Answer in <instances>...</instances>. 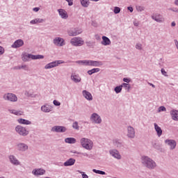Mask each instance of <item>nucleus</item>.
<instances>
[{
    "instance_id": "7ed1b4c3",
    "label": "nucleus",
    "mask_w": 178,
    "mask_h": 178,
    "mask_svg": "<svg viewBox=\"0 0 178 178\" xmlns=\"http://www.w3.org/2000/svg\"><path fill=\"white\" fill-rule=\"evenodd\" d=\"M80 143L83 148L87 149V151H91V149L94 148V142H92L90 138H82L80 140Z\"/></svg>"
},
{
    "instance_id": "20e7f679",
    "label": "nucleus",
    "mask_w": 178,
    "mask_h": 178,
    "mask_svg": "<svg viewBox=\"0 0 178 178\" xmlns=\"http://www.w3.org/2000/svg\"><path fill=\"white\" fill-rule=\"evenodd\" d=\"M15 133L19 134V136H22V137H26V136H29V130L22 125H17L15 128Z\"/></svg>"
},
{
    "instance_id": "338daca9",
    "label": "nucleus",
    "mask_w": 178,
    "mask_h": 178,
    "mask_svg": "<svg viewBox=\"0 0 178 178\" xmlns=\"http://www.w3.org/2000/svg\"><path fill=\"white\" fill-rule=\"evenodd\" d=\"M44 178H51V177H44Z\"/></svg>"
},
{
    "instance_id": "052dcab7",
    "label": "nucleus",
    "mask_w": 178,
    "mask_h": 178,
    "mask_svg": "<svg viewBox=\"0 0 178 178\" xmlns=\"http://www.w3.org/2000/svg\"><path fill=\"white\" fill-rule=\"evenodd\" d=\"M148 84H149V86L152 87V88H155V85H154L153 83H151L148 82Z\"/></svg>"
},
{
    "instance_id": "9d476101",
    "label": "nucleus",
    "mask_w": 178,
    "mask_h": 178,
    "mask_svg": "<svg viewBox=\"0 0 178 178\" xmlns=\"http://www.w3.org/2000/svg\"><path fill=\"white\" fill-rule=\"evenodd\" d=\"M127 137L131 139L136 138V129L134 127L130 125L127 127Z\"/></svg>"
},
{
    "instance_id": "f257e3e1",
    "label": "nucleus",
    "mask_w": 178,
    "mask_h": 178,
    "mask_svg": "<svg viewBox=\"0 0 178 178\" xmlns=\"http://www.w3.org/2000/svg\"><path fill=\"white\" fill-rule=\"evenodd\" d=\"M141 163L147 169H155L156 168V163L147 156H143L141 157Z\"/></svg>"
},
{
    "instance_id": "9b49d317",
    "label": "nucleus",
    "mask_w": 178,
    "mask_h": 178,
    "mask_svg": "<svg viewBox=\"0 0 178 178\" xmlns=\"http://www.w3.org/2000/svg\"><path fill=\"white\" fill-rule=\"evenodd\" d=\"M8 161L11 165H13L14 166H20L22 165V163L19 159H17V157L13 154H10L8 156Z\"/></svg>"
},
{
    "instance_id": "0e129e2a",
    "label": "nucleus",
    "mask_w": 178,
    "mask_h": 178,
    "mask_svg": "<svg viewBox=\"0 0 178 178\" xmlns=\"http://www.w3.org/2000/svg\"><path fill=\"white\" fill-rule=\"evenodd\" d=\"M90 1H92V2H98V1L99 0H90Z\"/></svg>"
},
{
    "instance_id": "f704fd0d",
    "label": "nucleus",
    "mask_w": 178,
    "mask_h": 178,
    "mask_svg": "<svg viewBox=\"0 0 178 178\" xmlns=\"http://www.w3.org/2000/svg\"><path fill=\"white\" fill-rule=\"evenodd\" d=\"M121 86L123 88H124L125 91H127V92H130V90H131V86L129 83H122Z\"/></svg>"
},
{
    "instance_id": "7c9ffc66",
    "label": "nucleus",
    "mask_w": 178,
    "mask_h": 178,
    "mask_svg": "<svg viewBox=\"0 0 178 178\" xmlns=\"http://www.w3.org/2000/svg\"><path fill=\"white\" fill-rule=\"evenodd\" d=\"M17 121L19 124H31V121L23 118H19Z\"/></svg>"
},
{
    "instance_id": "de8ad7c7",
    "label": "nucleus",
    "mask_w": 178,
    "mask_h": 178,
    "mask_svg": "<svg viewBox=\"0 0 178 178\" xmlns=\"http://www.w3.org/2000/svg\"><path fill=\"white\" fill-rule=\"evenodd\" d=\"M5 54V48L3 47L0 46V56L3 55Z\"/></svg>"
},
{
    "instance_id": "8fccbe9b",
    "label": "nucleus",
    "mask_w": 178,
    "mask_h": 178,
    "mask_svg": "<svg viewBox=\"0 0 178 178\" xmlns=\"http://www.w3.org/2000/svg\"><path fill=\"white\" fill-rule=\"evenodd\" d=\"M68 3V6H73V0H65Z\"/></svg>"
},
{
    "instance_id": "bf43d9fd",
    "label": "nucleus",
    "mask_w": 178,
    "mask_h": 178,
    "mask_svg": "<svg viewBox=\"0 0 178 178\" xmlns=\"http://www.w3.org/2000/svg\"><path fill=\"white\" fill-rule=\"evenodd\" d=\"M79 155H83V156H88V154H87V153L81 152V153H79Z\"/></svg>"
},
{
    "instance_id": "4d7b16f0",
    "label": "nucleus",
    "mask_w": 178,
    "mask_h": 178,
    "mask_svg": "<svg viewBox=\"0 0 178 178\" xmlns=\"http://www.w3.org/2000/svg\"><path fill=\"white\" fill-rule=\"evenodd\" d=\"M33 12H38V10H40V8L39 7H35L33 8Z\"/></svg>"
},
{
    "instance_id": "49530a36",
    "label": "nucleus",
    "mask_w": 178,
    "mask_h": 178,
    "mask_svg": "<svg viewBox=\"0 0 178 178\" xmlns=\"http://www.w3.org/2000/svg\"><path fill=\"white\" fill-rule=\"evenodd\" d=\"M79 173H81L82 178H88V175L86 174L84 172L79 171Z\"/></svg>"
},
{
    "instance_id": "4468645a",
    "label": "nucleus",
    "mask_w": 178,
    "mask_h": 178,
    "mask_svg": "<svg viewBox=\"0 0 178 178\" xmlns=\"http://www.w3.org/2000/svg\"><path fill=\"white\" fill-rule=\"evenodd\" d=\"M17 149L19 152H26V151H29V145L24 143H19L17 144Z\"/></svg>"
},
{
    "instance_id": "ddd939ff",
    "label": "nucleus",
    "mask_w": 178,
    "mask_h": 178,
    "mask_svg": "<svg viewBox=\"0 0 178 178\" xmlns=\"http://www.w3.org/2000/svg\"><path fill=\"white\" fill-rule=\"evenodd\" d=\"M51 131H53V133H66L67 128L64 126L56 125L51 128Z\"/></svg>"
},
{
    "instance_id": "5fc2aeb1",
    "label": "nucleus",
    "mask_w": 178,
    "mask_h": 178,
    "mask_svg": "<svg viewBox=\"0 0 178 178\" xmlns=\"http://www.w3.org/2000/svg\"><path fill=\"white\" fill-rule=\"evenodd\" d=\"M21 67L24 69V70H29V67H27L26 65H21Z\"/></svg>"
},
{
    "instance_id": "a878e982",
    "label": "nucleus",
    "mask_w": 178,
    "mask_h": 178,
    "mask_svg": "<svg viewBox=\"0 0 178 178\" xmlns=\"http://www.w3.org/2000/svg\"><path fill=\"white\" fill-rule=\"evenodd\" d=\"M171 118L175 122H178V111L172 110L170 111Z\"/></svg>"
},
{
    "instance_id": "c756f323",
    "label": "nucleus",
    "mask_w": 178,
    "mask_h": 178,
    "mask_svg": "<svg viewBox=\"0 0 178 178\" xmlns=\"http://www.w3.org/2000/svg\"><path fill=\"white\" fill-rule=\"evenodd\" d=\"M113 144L114 147H116L117 148H122L123 147V144L122 143V141L119 139H114L113 140Z\"/></svg>"
},
{
    "instance_id": "58836bf2",
    "label": "nucleus",
    "mask_w": 178,
    "mask_h": 178,
    "mask_svg": "<svg viewBox=\"0 0 178 178\" xmlns=\"http://www.w3.org/2000/svg\"><path fill=\"white\" fill-rule=\"evenodd\" d=\"M72 128L74 129V130H80V127L79 126V122L77 121L72 123Z\"/></svg>"
},
{
    "instance_id": "6e6552de",
    "label": "nucleus",
    "mask_w": 178,
    "mask_h": 178,
    "mask_svg": "<svg viewBox=\"0 0 178 178\" xmlns=\"http://www.w3.org/2000/svg\"><path fill=\"white\" fill-rule=\"evenodd\" d=\"M65 63V61L62 60H54L53 62L49 63L44 66V69L49 70V69H54V67H58L59 65H62Z\"/></svg>"
},
{
    "instance_id": "6ab92c4d",
    "label": "nucleus",
    "mask_w": 178,
    "mask_h": 178,
    "mask_svg": "<svg viewBox=\"0 0 178 178\" xmlns=\"http://www.w3.org/2000/svg\"><path fill=\"white\" fill-rule=\"evenodd\" d=\"M40 109L42 112H44V113H49V112H52V109H54V107L48 104H46L42 106Z\"/></svg>"
},
{
    "instance_id": "c9c22d12",
    "label": "nucleus",
    "mask_w": 178,
    "mask_h": 178,
    "mask_svg": "<svg viewBox=\"0 0 178 178\" xmlns=\"http://www.w3.org/2000/svg\"><path fill=\"white\" fill-rule=\"evenodd\" d=\"M100 70L101 69L99 68H93L88 71V74H89V76H91L94 74V73H98V72H100Z\"/></svg>"
},
{
    "instance_id": "79ce46f5",
    "label": "nucleus",
    "mask_w": 178,
    "mask_h": 178,
    "mask_svg": "<svg viewBox=\"0 0 178 178\" xmlns=\"http://www.w3.org/2000/svg\"><path fill=\"white\" fill-rule=\"evenodd\" d=\"M113 12L115 15H118V13H120V8L118 7V6L114 7Z\"/></svg>"
},
{
    "instance_id": "aec40b11",
    "label": "nucleus",
    "mask_w": 178,
    "mask_h": 178,
    "mask_svg": "<svg viewBox=\"0 0 178 178\" xmlns=\"http://www.w3.org/2000/svg\"><path fill=\"white\" fill-rule=\"evenodd\" d=\"M102 65H104L102 61L89 60V66H92L93 67H100V66H102Z\"/></svg>"
},
{
    "instance_id": "412c9836",
    "label": "nucleus",
    "mask_w": 178,
    "mask_h": 178,
    "mask_svg": "<svg viewBox=\"0 0 178 178\" xmlns=\"http://www.w3.org/2000/svg\"><path fill=\"white\" fill-rule=\"evenodd\" d=\"M58 15L60 16L61 19H66L67 17H69V15H67V12L64 9L60 8L58 10Z\"/></svg>"
},
{
    "instance_id": "bb28decb",
    "label": "nucleus",
    "mask_w": 178,
    "mask_h": 178,
    "mask_svg": "<svg viewBox=\"0 0 178 178\" xmlns=\"http://www.w3.org/2000/svg\"><path fill=\"white\" fill-rule=\"evenodd\" d=\"M71 80H72L74 83H80V81H81V77H80L79 74H74L71 75Z\"/></svg>"
},
{
    "instance_id": "09e8293b",
    "label": "nucleus",
    "mask_w": 178,
    "mask_h": 178,
    "mask_svg": "<svg viewBox=\"0 0 178 178\" xmlns=\"http://www.w3.org/2000/svg\"><path fill=\"white\" fill-rule=\"evenodd\" d=\"M53 104L55 105V106H60V102H59L58 100H54Z\"/></svg>"
},
{
    "instance_id": "c85d7f7f",
    "label": "nucleus",
    "mask_w": 178,
    "mask_h": 178,
    "mask_svg": "<svg viewBox=\"0 0 178 178\" xmlns=\"http://www.w3.org/2000/svg\"><path fill=\"white\" fill-rule=\"evenodd\" d=\"M76 63L81 66H90V60H79L76 61Z\"/></svg>"
},
{
    "instance_id": "0eeeda50",
    "label": "nucleus",
    "mask_w": 178,
    "mask_h": 178,
    "mask_svg": "<svg viewBox=\"0 0 178 178\" xmlns=\"http://www.w3.org/2000/svg\"><path fill=\"white\" fill-rule=\"evenodd\" d=\"M3 99L9 102H17V96L13 93L8 92L3 95Z\"/></svg>"
},
{
    "instance_id": "f8f14e48",
    "label": "nucleus",
    "mask_w": 178,
    "mask_h": 178,
    "mask_svg": "<svg viewBox=\"0 0 178 178\" xmlns=\"http://www.w3.org/2000/svg\"><path fill=\"white\" fill-rule=\"evenodd\" d=\"M53 44L56 45V47H63L66 45V42H65V39L60 37H56L53 40Z\"/></svg>"
},
{
    "instance_id": "a211bd4d",
    "label": "nucleus",
    "mask_w": 178,
    "mask_h": 178,
    "mask_svg": "<svg viewBox=\"0 0 178 178\" xmlns=\"http://www.w3.org/2000/svg\"><path fill=\"white\" fill-rule=\"evenodd\" d=\"M109 154L115 159H122V156L118 149H111L109 150Z\"/></svg>"
},
{
    "instance_id": "dca6fc26",
    "label": "nucleus",
    "mask_w": 178,
    "mask_h": 178,
    "mask_svg": "<svg viewBox=\"0 0 178 178\" xmlns=\"http://www.w3.org/2000/svg\"><path fill=\"white\" fill-rule=\"evenodd\" d=\"M45 170L43 168H34L32 170V175L35 176V177H38V176H44L45 175Z\"/></svg>"
},
{
    "instance_id": "e433bc0d",
    "label": "nucleus",
    "mask_w": 178,
    "mask_h": 178,
    "mask_svg": "<svg viewBox=\"0 0 178 178\" xmlns=\"http://www.w3.org/2000/svg\"><path fill=\"white\" fill-rule=\"evenodd\" d=\"M122 85H120L118 86H116L115 88H114V91L116 94H119L120 92H122Z\"/></svg>"
},
{
    "instance_id": "2eb2a0df",
    "label": "nucleus",
    "mask_w": 178,
    "mask_h": 178,
    "mask_svg": "<svg viewBox=\"0 0 178 178\" xmlns=\"http://www.w3.org/2000/svg\"><path fill=\"white\" fill-rule=\"evenodd\" d=\"M152 20H154V22H156L157 23H163L165 22V18L163 17V15L159 14V13H155L152 15Z\"/></svg>"
},
{
    "instance_id": "5701e85b",
    "label": "nucleus",
    "mask_w": 178,
    "mask_h": 178,
    "mask_svg": "<svg viewBox=\"0 0 178 178\" xmlns=\"http://www.w3.org/2000/svg\"><path fill=\"white\" fill-rule=\"evenodd\" d=\"M102 41L101 42L102 45H104V47H108V45H111V39L106 36H102Z\"/></svg>"
},
{
    "instance_id": "39448f33",
    "label": "nucleus",
    "mask_w": 178,
    "mask_h": 178,
    "mask_svg": "<svg viewBox=\"0 0 178 178\" xmlns=\"http://www.w3.org/2000/svg\"><path fill=\"white\" fill-rule=\"evenodd\" d=\"M70 44L73 47H83L84 44V40L81 37H74L70 40Z\"/></svg>"
},
{
    "instance_id": "13d9d810",
    "label": "nucleus",
    "mask_w": 178,
    "mask_h": 178,
    "mask_svg": "<svg viewBox=\"0 0 178 178\" xmlns=\"http://www.w3.org/2000/svg\"><path fill=\"white\" fill-rule=\"evenodd\" d=\"M127 10H129V12H131V13H132L133 10H134L133 7H130V6L127 7Z\"/></svg>"
},
{
    "instance_id": "e2e57ef3",
    "label": "nucleus",
    "mask_w": 178,
    "mask_h": 178,
    "mask_svg": "<svg viewBox=\"0 0 178 178\" xmlns=\"http://www.w3.org/2000/svg\"><path fill=\"white\" fill-rule=\"evenodd\" d=\"M72 153H73V154H78L79 155H80V154H81V152H77V151H74V152H72Z\"/></svg>"
},
{
    "instance_id": "ea45409f",
    "label": "nucleus",
    "mask_w": 178,
    "mask_h": 178,
    "mask_svg": "<svg viewBox=\"0 0 178 178\" xmlns=\"http://www.w3.org/2000/svg\"><path fill=\"white\" fill-rule=\"evenodd\" d=\"M136 10L138 12H143V10H145V7H144L143 6H137Z\"/></svg>"
},
{
    "instance_id": "a18cd8bd",
    "label": "nucleus",
    "mask_w": 178,
    "mask_h": 178,
    "mask_svg": "<svg viewBox=\"0 0 178 178\" xmlns=\"http://www.w3.org/2000/svg\"><path fill=\"white\" fill-rule=\"evenodd\" d=\"M161 74H163V76H165V77H168V72L165 71V69L162 68L161 70Z\"/></svg>"
},
{
    "instance_id": "3c124183",
    "label": "nucleus",
    "mask_w": 178,
    "mask_h": 178,
    "mask_svg": "<svg viewBox=\"0 0 178 178\" xmlns=\"http://www.w3.org/2000/svg\"><path fill=\"white\" fill-rule=\"evenodd\" d=\"M159 111V112H165V111H166V108H165V106H160Z\"/></svg>"
},
{
    "instance_id": "f03ea898",
    "label": "nucleus",
    "mask_w": 178,
    "mask_h": 178,
    "mask_svg": "<svg viewBox=\"0 0 178 178\" xmlns=\"http://www.w3.org/2000/svg\"><path fill=\"white\" fill-rule=\"evenodd\" d=\"M22 59L23 62H30L31 59H32V60H35L37 59H44V56L40 54L34 55L24 52L22 54Z\"/></svg>"
},
{
    "instance_id": "4be33fe9",
    "label": "nucleus",
    "mask_w": 178,
    "mask_h": 178,
    "mask_svg": "<svg viewBox=\"0 0 178 178\" xmlns=\"http://www.w3.org/2000/svg\"><path fill=\"white\" fill-rule=\"evenodd\" d=\"M165 143L167 144V145H169L170 149H175L176 148V141L173 140H165Z\"/></svg>"
},
{
    "instance_id": "864d4df0",
    "label": "nucleus",
    "mask_w": 178,
    "mask_h": 178,
    "mask_svg": "<svg viewBox=\"0 0 178 178\" xmlns=\"http://www.w3.org/2000/svg\"><path fill=\"white\" fill-rule=\"evenodd\" d=\"M134 25L135 27H138V26H140V22L138 21H134Z\"/></svg>"
},
{
    "instance_id": "473e14b6",
    "label": "nucleus",
    "mask_w": 178,
    "mask_h": 178,
    "mask_svg": "<svg viewBox=\"0 0 178 178\" xmlns=\"http://www.w3.org/2000/svg\"><path fill=\"white\" fill-rule=\"evenodd\" d=\"M80 3L83 8H88L90 6V0H79Z\"/></svg>"
},
{
    "instance_id": "6e6d98bb",
    "label": "nucleus",
    "mask_w": 178,
    "mask_h": 178,
    "mask_svg": "<svg viewBox=\"0 0 178 178\" xmlns=\"http://www.w3.org/2000/svg\"><path fill=\"white\" fill-rule=\"evenodd\" d=\"M170 10H171L172 12H175V13H177L178 8H170Z\"/></svg>"
},
{
    "instance_id": "1a4fd4ad",
    "label": "nucleus",
    "mask_w": 178,
    "mask_h": 178,
    "mask_svg": "<svg viewBox=\"0 0 178 178\" xmlns=\"http://www.w3.org/2000/svg\"><path fill=\"white\" fill-rule=\"evenodd\" d=\"M81 33H83V29L80 28H71L67 31V34L70 37H76V35H79Z\"/></svg>"
},
{
    "instance_id": "f3484780",
    "label": "nucleus",
    "mask_w": 178,
    "mask_h": 178,
    "mask_svg": "<svg viewBox=\"0 0 178 178\" xmlns=\"http://www.w3.org/2000/svg\"><path fill=\"white\" fill-rule=\"evenodd\" d=\"M24 45V41L22 39H18L14 42V43L11 45V48H14L17 49V48H20Z\"/></svg>"
},
{
    "instance_id": "37998d69",
    "label": "nucleus",
    "mask_w": 178,
    "mask_h": 178,
    "mask_svg": "<svg viewBox=\"0 0 178 178\" xmlns=\"http://www.w3.org/2000/svg\"><path fill=\"white\" fill-rule=\"evenodd\" d=\"M122 81H124L127 84H129V83H131V79H130V78H123Z\"/></svg>"
},
{
    "instance_id": "b1692460",
    "label": "nucleus",
    "mask_w": 178,
    "mask_h": 178,
    "mask_svg": "<svg viewBox=\"0 0 178 178\" xmlns=\"http://www.w3.org/2000/svg\"><path fill=\"white\" fill-rule=\"evenodd\" d=\"M82 95L88 101H92V95L87 90H83Z\"/></svg>"
},
{
    "instance_id": "69168bd1",
    "label": "nucleus",
    "mask_w": 178,
    "mask_h": 178,
    "mask_svg": "<svg viewBox=\"0 0 178 178\" xmlns=\"http://www.w3.org/2000/svg\"><path fill=\"white\" fill-rule=\"evenodd\" d=\"M17 69H19V70L22 69V66H18V67H17Z\"/></svg>"
},
{
    "instance_id": "680f3d73",
    "label": "nucleus",
    "mask_w": 178,
    "mask_h": 178,
    "mask_svg": "<svg viewBox=\"0 0 178 178\" xmlns=\"http://www.w3.org/2000/svg\"><path fill=\"white\" fill-rule=\"evenodd\" d=\"M171 26H172V27H175V26H176V22H172L171 23Z\"/></svg>"
},
{
    "instance_id": "423d86ee",
    "label": "nucleus",
    "mask_w": 178,
    "mask_h": 178,
    "mask_svg": "<svg viewBox=\"0 0 178 178\" xmlns=\"http://www.w3.org/2000/svg\"><path fill=\"white\" fill-rule=\"evenodd\" d=\"M90 120L92 123H94V124H101V123H102L101 115L97 113H92Z\"/></svg>"
},
{
    "instance_id": "603ef678",
    "label": "nucleus",
    "mask_w": 178,
    "mask_h": 178,
    "mask_svg": "<svg viewBox=\"0 0 178 178\" xmlns=\"http://www.w3.org/2000/svg\"><path fill=\"white\" fill-rule=\"evenodd\" d=\"M30 24H38L37 19H34L30 21Z\"/></svg>"
},
{
    "instance_id": "393cba45",
    "label": "nucleus",
    "mask_w": 178,
    "mask_h": 178,
    "mask_svg": "<svg viewBox=\"0 0 178 178\" xmlns=\"http://www.w3.org/2000/svg\"><path fill=\"white\" fill-rule=\"evenodd\" d=\"M8 112L12 113V115H15V116H22L24 113V112L20 110H15V109H8Z\"/></svg>"
},
{
    "instance_id": "4c0bfd02",
    "label": "nucleus",
    "mask_w": 178,
    "mask_h": 178,
    "mask_svg": "<svg viewBox=\"0 0 178 178\" xmlns=\"http://www.w3.org/2000/svg\"><path fill=\"white\" fill-rule=\"evenodd\" d=\"M92 172L94 173H96L97 175H106V172H105V171H102V170H97V169H93Z\"/></svg>"
},
{
    "instance_id": "2f4dec72",
    "label": "nucleus",
    "mask_w": 178,
    "mask_h": 178,
    "mask_svg": "<svg viewBox=\"0 0 178 178\" xmlns=\"http://www.w3.org/2000/svg\"><path fill=\"white\" fill-rule=\"evenodd\" d=\"M154 129L158 137H161V136H162V129L160 128V127H159L156 123H154Z\"/></svg>"
},
{
    "instance_id": "72a5a7b5",
    "label": "nucleus",
    "mask_w": 178,
    "mask_h": 178,
    "mask_svg": "<svg viewBox=\"0 0 178 178\" xmlns=\"http://www.w3.org/2000/svg\"><path fill=\"white\" fill-rule=\"evenodd\" d=\"M65 143H66V144H76V140L74 138H66L65 139Z\"/></svg>"
},
{
    "instance_id": "cd10ccee",
    "label": "nucleus",
    "mask_w": 178,
    "mask_h": 178,
    "mask_svg": "<svg viewBox=\"0 0 178 178\" xmlns=\"http://www.w3.org/2000/svg\"><path fill=\"white\" fill-rule=\"evenodd\" d=\"M76 163V159L70 158L64 163V166H73Z\"/></svg>"
},
{
    "instance_id": "c03bdc74",
    "label": "nucleus",
    "mask_w": 178,
    "mask_h": 178,
    "mask_svg": "<svg viewBox=\"0 0 178 178\" xmlns=\"http://www.w3.org/2000/svg\"><path fill=\"white\" fill-rule=\"evenodd\" d=\"M36 23L38 24L39 23H44L45 22V19H41V18H35Z\"/></svg>"
},
{
    "instance_id": "a19ab883",
    "label": "nucleus",
    "mask_w": 178,
    "mask_h": 178,
    "mask_svg": "<svg viewBox=\"0 0 178 178\" xmlns=\"http://www.w3.org/2000/svg\"><path fill=\"white\" fill-rule=\"evenodd\" d=\"M135 48H136V49H138V51H142L143 44H141L140 42L136 43Z\"/></svg>"
}]
</instances>
